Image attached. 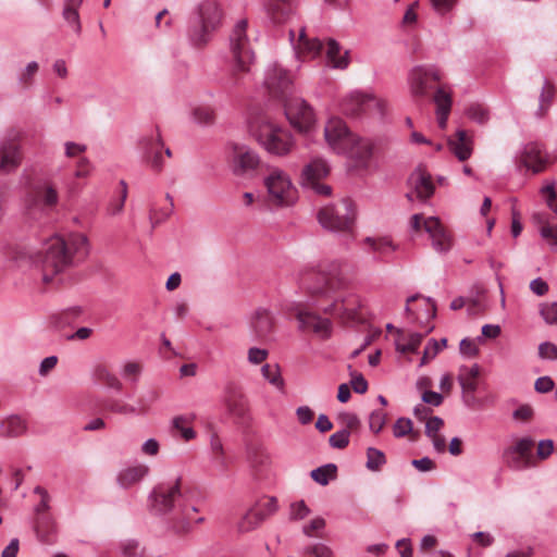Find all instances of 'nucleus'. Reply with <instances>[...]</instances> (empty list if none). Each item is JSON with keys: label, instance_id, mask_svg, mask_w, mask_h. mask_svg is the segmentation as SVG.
Here are the masks:
<instances>
[{"label": "nucleus", "instance_id": "nucleus-1", "mask_svg": "<svg viewBox=\"0 0 557 557\" xmlns=\"http://www.w3.org/2000/svg\"><path fill=\"white\" fill-rule=\"evenodd\" d=\"M317 283L307 284L308 292L315 298L317 307L344 325L363 323L362 298L350 289L348 278L337 264L320 270Z\"/></svg>", "mask_w": 557, "mask_h": 557}, {"label": "nucleus", "instance_id": "nucleus-2", "mask_svg": "<svg viewBox=\"0 0 557 557\" xmlns=\"http://www.w3.org/2000/svg\"><path fill=\"white\" fill-rule=\"evenodd\" d=\"M194 488L182 476L158 484L150 494L151 509L160 515H171L174 529L188 532L193 524L203 521L191 502Z\"/></svg>", "mask_w": 557, "mask_h": 557}, {"label": "nucleus", "instance_id": "nucleus-3", "mask_svg": "<svg viewBox=\"0 0 557 557\" xmlns=\"http://www.w3.org/2000/svg\"><path fill=\"white\" fill-rule=\"evenodd\" d=\"M88 253L87 238L83 234H71L66 238H50L35 258V267L41 274L46 286H58L62 283V274L75 258H85Z\"/></svg>", "mask_w": 557, "mask_h": 557}, {"label": "nucleus", "instance_id": "nucleus-4", "mask_svg": "<svg viewBox=\"0 0 557 557\" xmlns=\"http://www.w3.org/2000/svg\"><path fill=\"white\" fill-rule=\"evenodd\" d=\"M250 132L265 151L276 157L288 156L296 146L290 131L265 115L251 124Z\"/></svg>", "mask_w": 557, "mask_h": 557}, {"label": "nucleus", "instance_id": "nucleus-5", "mask_svg": "<svg viewBox=\"0 0 557 557\" xmlns=\"http://www.w3.org/2000/svg\"><path fill=\"white\" fill-rule=\"evenodd\" d=\"M247 20H240L236 23L230 36V49L233 61L230 82L233 86L239 85L242 76L250 71V66L255 61V52L247 35Z\"/></svg>", "mask_w": 557, "mask_h": 557}, {"label": "nucleus", "instance_id": "nucleus-6", "mask_svg": "<svg viewBox=\"0 0 557 557\" xmlns=\"http://www.w3.org/2000/svg\"><path fill=\"white\" fill-rule=\"evenodd\" d=\"M263 186L267 190L265 201L270 207H289L298 198V190L290 176L281 168H268L263 177Z\"/></svg>", "mask_w": 557, "mask_h": 557}, {"label": "nucleus", "instance_id": "nucleus-7", "mask_svg": "<svg viewBox=\"0 0 557 557\" xmlns=\"http://www.w3.org/2000/svg\"><path fill=\"white\" fill-rule=\"evenodd\" d=\"M222 21V11L214 0L202 1L197 9L189 30L190 40L197 47L205 46L210 35L218 29Z\"/></svg>", "mask_w": 557, "mask_h": 557}, {"label": "nucleus", "instance_id": "nucleus-8", "mask_svg": "<svg viewBox=\"0 0 557 557\" xmlns=\"http://www.w3.org/2000/svg\"><path fill=\"white\" fill-rule=\"evenodd\" d=\"M410 225L414 231L424 230L432 242V247L437 252H447L454 244L450 231L435 216H424L423 214H414L410 219Z\"/></svg>", "mask_w": 557, "mask_h": 557}, {"label": "nucleus", "instance_id": "nucleus-9", "mask_svg": "<svg viewBox=\"0 0 557 557\" xmlns=\"http://www.w3.org/2000/svg\"><path fill=\"white\" fill-rule=\"evenodd\" d=\"M533 447L534 441L531 437L515 438L502 454L504 465L515 471L536 467Z\"/></svg>", "mask_w": 557, "mask_h": 557}, {"label": "nucleus", "instance_id": "nucleus-10", "mask_svg": "<svg viewBox=\"0 0 557 557\" xmlns=\"http://www.w3.org/2000/svg\"><path fill=\"white\" fill-rule=\"evenodd\" d=\"M341 107L343 113L352 117H357L362 114L383 115L386 102L384 99L374 95L354 91L343 99Z\"/></svg>", "mask_w": 557, "mask_h": 557}, {"label": "nucleus", "instance_id": "nucleus-11", "mask_svg": "<svg viewBox=\"0 0 557 557\" xmlns=\"http://www.w3.org/2000/svg\"><path fill=\"white\" fill-rule=\"evenodd\" d=\"M355 219L354 203L346 199L339 208L326 206L320 209L318 220L327 230L336 232L349 231Z\"/></svg>", "mask_w": 557, "mask_h": 557}, {"label": "nucleus", "instance_id": "nucleus-12", "mask_svg": "<svg viewBox=\"0 0 557 557\" xmlns=\"http://www.w3.org/2000/svg\"><path fill=\"white\" fill-rule=\"evenodd\" d=\"M144 162L156 173H160L164 164V154L172 157L170 148H164L161 135L158 129L146 135L140 140Z\"/></svg>", "mask_w": 557, "mask_h": 557}, {"label": "nucleus", "instance_id": "nucleus-13", "mask_svg": "<svg viewBox=\"0 0 557 557\" xmlns=\"http://www.w3.org/2000/svg\"><path fill=\"white\" fill-rule=\"evenodd\" d=\"M282 102L290 124L300 133L309 132L315 122L313 109L305 100L296 97H287Z\"/></svg>", "mask_w": 557, "mask_h": 557}, {"label": "nucleus", "instance_id": "nucleus-14", "mask_svg": "<svg viewBox=\"0 0 557 557\" xmlns=\"http://www.w3.org/2000/svg\"><path fill=\"white\" fill-rule=\"evenodd\" d=\"M330 174V165L322 158H313L306 164L301 172V184L311 188L315 194L327 196L331 187L323 183V180Z\"/></svg>", "mask_w": 557, "mask_h": 557}, {"label": "nucleus", "instance_id": "nucleus-15", "mask_svg": "<svg viewBox=\"0 0 557 557\" xmlns=\"http://www.w3.org/2000/svg\"><path fill=\"white\" fill-rule=\"evenodd\" d=\"M289 314L299 322V329L304 332H312L317 336L327 337L331 334L332 323L329 319L322 318L314 312L297 304L290 306Z\"/></svg>", "mask_w": 557, "mask_h": 557}, {"label": "nucleus", "instance_id": "nucleus-16", "mask_svg": "<svg viewBox=\"0 0 557 557\" xmlns=\"http://www.w3.org/2000/svg\"><path fill=\"white\" fill-rule=\"evenodd\" d=\"M441 78V72L435 67L412 69L408 78L411 96L416 99L425 98L433 88V84L438 83Z\"/></svg>", "mask_w": 557, "mask_h": 557}, {"label": "nucleus", "instance_id": "nucleus-17", "mask_svg": "<svg viewBox=\"0 0 557 557\" xmlns=\"http://www.w3.org/2000/svg\"><path fill=\"white\" fill-rule=\"evenodd\" d=\"M481 370L478 364L462 366L458 372V382L461 386L462 400L470 408H480L482 400L475 396L479 386Z\"/></svg>", "mask_w": 557, "mask_h": 557}, {"label": "nucleus", "instance_id": "nucleus-18", "mask_svg": "<svg viewBox=\"0 0 557 557\" xmlns=\"http://www.w3.org/2000/svg\"><path fill=\"white\" fill-rule=\"evenodd\" d=\"M264 85L273 98L283 101L290 95L293 77L288 71L273 64L267 72Z\"/></svg>", "mask_w": 557, "mask_h": 557}, {"label": "nucleus", "instance_id": "nucleus-19", "mask_svg": "<svg viewBox=\"0 0 557 557\" xmlns=\"http://www.w3.org/2000/svg\"><path fill=\"white\" fill-rule=\"evenodd\" d=\"M374 145L369 138L352 136L341 156L346 157L356 169H367L373 157Z\"/></svg>", "mask_w": 557, "mask_h": 557}, {"label": "nucleus", "instance_id": "nucleus-20", "mask_svg": "<svg viewBox=\"0 0 557 557\" xmlns=\"http://www.w3.org/2000/svg\"><path fill=\"white\" fill-rule=\"evenodd\" d=\"M355 135L347 127L346 123L338 117L330 119L324 127L325 141L330 149L337 154H342L345 151V148Z\"/></svg>", "mask_w": 557, "mask_h": 557}, {"label": "nucleus", "instance_id": "nucleus-21", "mask_svg": "<svg viewBox=\"0 0 557 557\" xmlns=\"http://www.w3.org/2000/svg\"><path fill=\"white\" fill-rule=\"evenodd\" d=\"M223 405L226 412L236 420H245L249 414V401L243 389L228 384L224 389Z\"/></svg>", "mask_w": 557, "mask_h": 557}, {"label": "nucleus", "instance_id": "nucleus-22", "mask_svg": "<svg viewBox=\"0 0 557 557\" xmlns=\"http://www.w3.org/2000/svg\"><path fill=\"white\" fill-rule=\"evenodd\" d=\"M22 159L23 154L16 137L7 138L0 144V174L15 171Z\"/></svg>", "mask_w": 557, "mask_h": 557}, {"label": "nucleus", "instance_id": "nucleus-23", "mask_svg": "<svg viewBox=\"0 0 557 557\" xmlns=\"http://www.w3.org/2000/svg\"><path fill=\"white\" fill-rule=\"evenodd\" d=\"M231 158L235 166V173L256 170L260 164L258 153L243 144L234 143L231 145Z\"/></svg>", "mask_w": 557, "mask_h": 557}, {"label": "nucleus", "instance_id": "nucleus-24", "mask_svg": "<svg viewBox=\"0 0 557 557\" xmlns=\"http://www.w3.org/2000/svg\"><path fill=\"white\" fill-rule=\"evenodd\" d=\"M519 164L536 174L543 172L547 168L548 159L539 144L530 143L525 145L521 152L519 157Z\"/></svg>", "mask_w": 557, "mask_h": 557}, {"label": "nucleus", "instance_id": "nucleus-25", "mask_svg": "<svg viewBox=\"0 0 557 557\" xmlns=\"http://www.w3.org/2000/svg\"><path fill=\"white\" fill-rule=\"evenodd\" d=\"M250 325L258 339L268 341L275 331V319L268 310L258 309Z\"/></svg>", "mask_w": 557, "mask_h": 557}, {"label": "nucleus", "instance_id": "nucleus-26", "mask_svg": "<svg viewBox=\"0 0 557 557\" xmlns=\"http://www.w3.org/2000/svg\"><path fill=\"white\" fill-rule=\"evenodd\" d=\"M294 48L297 58L305 61L320 55L323 45L317 38H309L305 28H301Z\"/></svg>", "mask_w": 557, "mask_h": 557}, {"label": "nucleus", "instance_id": "nucleus-27", "mask_svg": "<svg viewBox=\"0 0 557 557\" xmlns=\"http://www.w3.org/2000/svg\"><path fill=\"white\" fill-rule=\"evenodd\" d=\"M433 101L436 106L437 124L440 128L445 129L453 103L450 90L446 86L437 87Z\"/></svg>", "mask_w": 557, "mask_h": 557}, {"label": "nucleus", "instance_id": "nucleus-28", "mask_svg": "<svg viewBox=\"0 0 557 557\" xmlns=\"http://www.w3.org/2000/svg\"><path fill=\"white\" fill-rule=\"evenodd\" d=\"M450 151L458 158L459 161H466L470 158L473 144L467 131L459 129L456 134L448 139Z\"/></svg>", "mask_w": 557, "mask_h": 557}, {"label": "nucleus", "instance_id": "nucleus-29", "mask_svg": "<svg viewBox=\"0 0 557 557\" xmlns=\"http://www.w3.org/2000/svg\"><path fill=\"white\" fill-rule=\"evenodd\" d=\"M35 532L38 540L46 544L55 542L58 527L52 515H42L35 519Z\"/></svg>", "mask_w": 557, "mask_h": 557}, {"label": "nucleus", "instance_id": "nucleus-30", "mask_svg": "<svg viewBox=\"0 0 557 557\" xmlns=\"http://www.w3.org/2000/svg\"><path fill=\"white\" fill-rule=\"evenodd\" d=\"M410 183L414 188L417 197L421 200H425L434 194L435 188L431 174L422 168H419L411 174Z\"/></svg>", "mask_w": 557, "mask_h": 557}, {"label": "nucleus", "instance_id": "nucleus-31", "mask_svg": "<svg viewBox=\"0 0 557 557\" xmlns=\"http://www.w3.org/2000/svg\"><path fill=\"white\" fill-rule=\"evenodd\" d=\"M149 473L146 465H136L122 469L116 475V482L122 488L138 484Z\"/></svg>", "mask_w": 557, "mask_h": 557}, {"label": "nucleus", "instance_id": "nucleus-32", "mask_svg": "<svg viewBox=\"0 0 557 557\" xmlns=\"http://www.w3.org/2000/svg\"><path fill=\"white\" fill-rule=\"evenodd\" d=\"M422 339L423 335L420 333H411L404 330H397V336L395 338L396 349L404 355L416 352Z\"/></svg>", "mask_w": 557, "mask_h": 557}, {"label": "nucleus", "instance_id": "nucleus-33", "mask_svg": "<svg viewBox=\"0 0 557 557\" xmlns=\"http://www.w3.org/2000/svg\"><path fill=\"white\" fill-rule=\"evenodd\" d=\"M276 510V498L264 496L248 511V519L255 517L257 522H262L272 516Z\"/></svg>", "mask_w": 557, "mask_h": 557}, {"label": "nucleus", "instance_id": "nucleus-34", "mask_svg": "<svg viewBox=\"0 0 557 557\" xmlns=\"http://www.w3.org/2000/svg\"><path fill=\"white\" fill-rule=\"evenodd\" d=\"M27 430L26 421L20 416H10L0 421V436L18 437Z\"/></svg>", "mask_w": 557, "mask_h": 557}, {"label": "nucleus", "instance_id": "nucleus-35", "mask_svg": "<svg viewBox=\"0 0 557 557\" xmlns=\"http://www.w3.org/2000/svg\"><path fill=\"white\" fill-rule=\"evenodd\" d=\"M267 11L273 22L282 23L293 12V0H268Z\"/></svg>", "mask_w": 557, "mask_h": 557}, {"label": "nucleus", "instance_id": "nucleus-36", "mask_svg": "<svg viewBox=\"0 0 557 557\" xmlns=\"http://www.w3.org/2000/svg\"><path fill=\"white\" fill-rule=\"evenodd\" d=\"M363 244L370 251L381 256H387L398 248L389 236L366 237Z\"/></svg>", "mask_w": 557, "mask_h": 557}, {"label": "nucleus", "instance_id": "nucleus-37", "mask_svg": "<svg viewBox=\"0 0 557 557\" xmlns=\"http://www.w3.org/2000/svg\"><path fill=\"white\" fill-rule=\"evenodd\" d=\"M534 223L539 226L541 236L549 244L557 245V225H552L546 214L544 213H534L532 216Z\"/></svg>", "mask_w": 557, "mask_h": 557}, {"label": "nucleus", "instance_id": "nucleus-38", "mask_svg": "<svg viewBox=\"0 0 557 557\" xmlns=\"http://www.w3.org/2000/svg\"><path fill=\"white\" fill-rule=\"evenodd\" d=\"M193 416H176L172 419V431L180 433L185 442H189L196 437V432L191 428Z\"/></svg>", "mask_w": 557, "mask_h": 557}, {"label": "nucleus", "instance_id": "nucleus-39", "mask_svg": "<svg viewBox=\"0 0 557 557\" xmlns=\"http://www.w3.org/2000/svg\"><path fill=\"white\" fill-rule=\"evenodd\" d=\"M247 458L250 466L256 470L267 467L270 463L269 453L259 444H251L248 446Z\"/></svg>", "mask_w": 557, "mask_h": 557}, {"label": "nucleus", "instance_id": "nucleus-40", "mask_svg": "<svg viewBox=\"0 0 557 557\" xmlns=\"http://www.w3.org/2000/svg\"><path fill=\"white\" fill-rule=\"evenodd\" d=\"M341 51L339 45L334 40L327 41L326 59L329 64L335 69H346L349 64L348 52L345 51L344 55H338Z\"/></svg>", "mask_w": 557, "mask_h": 557}, {"label": "nucleus", "instance_id": "nucleus-41", "mask_svg": "<svg viewBox=\"0 0 557 557\" xmlns=\"http://www.w3.org/2000/svg\"><path fill=\"white\" fill-rule=\"evenodd\" d=\"M210 451L213 462L222 470H226L228 462L223 443L216 433L210 437Z\"/></svg>", "mask_w": 557, "mask_h": 557}, {"label": "nucleus", "instance_id": "nucleus-42", "mask_svg": "<svg viewBox=\"0 0 557 557\" xmlns=\"http://www.w3.org/2000/svg\"><path fill=\"white\" fill-rule=\"evenodd\" d=\"M193 120L203 126H211L215 123L216 114L214 108L208 104H198L191 109Z\"/></svg>", "mask_w": 557, "mask_h": 557}, {"label": "nucleus", "instance_id": "nucleus-43", "mask_svg": "<svg viewBox=\"0 0 557 557\" xmlns=\"http://www.w3.org/2000/svg\"><path fill=\"white\" fill-rule=\"evenodd\" d=\"M161 393L158 388L151 387L140 395L135 406L136 414H146L151 406L159 399Z\"/></svg>", "mask_w": 557, "mask_h": 557}, {"label": "nucleus", "instance_id": "nucleus-44", "mask_svg": "<svg viewBox=\"0 0 557 557\" xmlns=\"http://www.w3.org/2000/svg\"><path fill=\"white\" fill-rule=\"evenodd\" d=\"M263 377L277 389H284V380L278 364H264L261 369Z\"/></svg>", "mask_w": 557, "mask_h": 557}, {"label": "nucleus", "instance_id": "nucleus-45", "mask_svg": "<svg viewBox=\"0 0 557 557\" xmlns=\"http://www.w3.org/2000/svg\"><path fill=\"white\" fill-rule=\"evenodd\" d=\"M103 409L116 414H136L135 406L120 399H108L102 405Z\"/></svg>", "mask_w": 557, "mask_h": 557}, {"label": "nucleus", "instance_id": "nucleus-46", "mask_svg": "<svg viewBox=\"0 0 557 557\" xmlns=\"http://www.w3.org/2000/svg\"><path fill=\"white\" fill-rule=\"evenodd\" d=\"M337 468L333 463H329L311 471V478L321 485L329 484L330 480L336 476Z\"/></svg>", "mask_w": 557, "mask_h": 557}, {"label": "nucleus", "instance_id": "nucleus-47", "mask_svg": "<svg viewBox=\"0 0 557 557\" xmlns=\"http://www.w3.org/2000/svg\"><path fill=\"white\" fill-rule=\"evenodd\" d=\"M393 433L396 437H404L408 435L411 441H417L419 436L418 433L413 432L412 430L411 420L407 418H399L395 422L393 426Z\"/></svg>", "mask_w": 557, "mask_h": 557}, {"label": "nucleus", "instance_id": "nucleus-48", "mask_svg": "<svg viewBox=\"0 0 557 557\" xmlns=\"http://www.w3.org/2000/svg\"><path fill=\"white\" fill-rule=\"evenodd\" d=\"M34 493L40 497L38 504L35 507L36 517H39L42 515H51L49 512L51 497H50L48 491L41 486H36L34 490Z\"/></svg>", "mask_w": 557, "mask_h": 557}, {"label": "nucleus", "instance_id": "nucleus-49", "mask_svg": "<svg viewBox=\"0 0 557 557\" xmlns=\"http://www.w3.org/2000/svg\"><path fill=\"white\" fill-rule=\"evenodd\" d=\"M386 462V458L383 451L376 448H368L367 450V468L371 471H379L381 467Z\"/></svg>", "mask_w": 557, "mask_h": 557}, {"label": "nucleus", "instance_id": "nucleus-50", "mask_svg": "<svg viewBox=\"0 0 557 557\" xmlns=\"http://www.w3.org/2000/svg\"><path fill=\"white\" fill-rule=\"evenodd\" d=\"M121 550L124 557H146L145 549L135 540H126L121 543Z\"/></svg>", "mask_w": 557, "mask_h": 557}, {"label": "nucleus", "instance_id": "nucleus-51", "mask_svg": "<svg viewBox=\"0 0 557 557\" xmlns=\"http://www.w3.org/2000/svg\"><path fill=\"white\" fill-rule=\"evenodd\" d=\"M555 96V87L550 82H545L541 97H540V111L544 114L550 106Z\"/></svg>", "mask_w": 557, "mask_h": 557}, {"label": "nucleus", "instance_id": "nucleus-52", "mask_svg": "<svg viewBox=\"0 0 557 557\" xmlns=\"http://www.w3.org/2000/svg\"><path fill=\"white\" fill-rule=\"evenodd\" d=\"M81 313H82V310L78 307L69 308V309L60 312L55 317V325L58 327H63V326L70 324L71 322H73L75 319H77Z\"/></svg>", "mask_w": 557, "mask_h": 557}, {"label": "nucleus", "instance_id": "nucleus-53", "mask_svg": "<svg viewBox=\"0 0 557 557\" xmlns=\"http://www.w3.org/2000/svg\"><path fill=\"white\" fill-rule=\"evenodd\" d=\"M325 520L322 517H315L308 524L304 525L302 532L310 537H322L320 531L325 528Z\"/></svg>", "mask_w": 557, "mask_h": 557}, {"label": "nucleus", "instance_id": "nucleus-54", "mask_svg": "<svg viewBox=\"0 0 557 557\" xmlns=\"http://www.w3.org/2000/svg\"><path fill=\"white\" fill-rule=\"evenodd\" d=\"M467 114L479 124H485L488 121V111L482 104H471L467 110Z\"/></svg>", "mask_w": 557, "mask_h": 557}, {"label": "nucleus", "instance_id": "nucleus-55", "mask_svg": "<svg viewBox=\"0 0 557 557\" xmlns=\"http://www.w3.org/2000/svg\"><path fill=\"white\" fill-rule=\"evenodd\" d=\"M540 312L546 323L557 325V302L542 305Z\"/></svg>", "mask_w": 557, "mask_h": 557}, {"label": "nucleus", "instance_id": "nucleus-56", "mask_svg": "<svg viewBox=\"0 0 557 557\" xmlns=\"http://www.w3.org/2000/svg\"><path fill=\"white\" fill-rule=\"evenodd\" d=\"M386 423V413L383 410H375L370 414L369 425L371 431L379 433Z\"/></svg>", "mask_w": 557, "mask_h": 557}, {"label": "nucleus", "instance_id": "nucleus-57", "mask_svg": "<svg viewBox=\"0 0 557 557\" xmlns=\"http://www.w3.org/2000/svg\"><path fill=\"white\" fill-rule=\"evenodd\" d=\"M269 356V351L267 349L250 347L247 351V360L249 363L258 366L263 363Z\"/></svg>", "mask_w": 557, "mask_h": 557}, {"label": "nucleus", "instance_id": "nucleus-58", "mask_svg": "<svg viewBox=\"0 0 557 557\" xmlns=\"http://www.w3.org/2000/svg\"><path fill=\"white\" fill-rule=\"evenodd\" d=\"M305 553L314 557H334L333 550L325 544L318 543L305 548Z\"/></svg>", "mask_w": 557, "mask_h": 557}, {"label": "nucleus", "instance_id": "nucleus-59", "mask_svg": "<svg viewBox=\"0 0 557 557\" xmlns=\"http://www.w3.org/2000/svg\"><path fill=\"white\" fill-rule=\"evenodd\" d=\"M555 445L552 440H543L540 441L536 448L535 459L545 460L547 459L554 451Z\"/></svg>", "mask_w": 557, "mask_h": 557}, {"label": "nucleus", "instance_id": "nucleus-60", "mask_svg": "<svg viewBox=\"0 0 557 557\" xmlns=\"http://www.w3.org/2000/svg\"><path fill=\"white\" fill-rule=\"evenodd\" d=\"M468 311L472 315L481 314L485 311L484 295L481 293L476 298L467 299Z\"/></svg>", "mask_w": 557, "mask_h": 557}, {"label": "nucleus", "instance_id": "nucleus-61", "mask_svg": "<svg viewBox=\"0 0 557 557\" xmlns=\"http://www.w3.org/2000/svg\"><path fill=\"white\" fill-rule=\"evenodd\" d=\"M143 370L141 363L137 361H128L123 366V376L133 381H136Z\"/></svg>", "mask_w": 557, "mask_h": 557}, {"label": "nucleus", "instance_id": "nucleus-62", "mask_svg": "<svg viewBox=\"0 0 557 557\" xmlns=\"http://www.w3.org/2000/svg\"><path fill=\"white\" fill-rule=\"evenodd\" d=\"M330 445L334 448L343 449L349 444V434L347 430L338 431L330 436Z\"/></svg>", "mask_w": 557, "mask_h": 557}, {"label": "nucleus", "instance_id": "nucleus-63", "mask_svg": "<svg viewBox=\"0 0 557 557\" xmlns=\"http://www.w3.org/2000/svg\"><path fill=\"white\" fill-rule=\"evenodd\" d=\"M39 65L37 62H30L26 69L21 73L20 82L24 87H29L33 84V78L38 72Z\"/></svg>", "mask_w": 557, "mask_h": 557}, {"label": "nucleus", "instance_id": "nucleus-64", "mask_svg": "<svg viewBox=\"0 0 557 557\" xmlns=\"http://www.w3.org/2000/svg\"><path fill=\"white\" fill-rule=\"evenodd\" d=\"M539 355L542 359L557 360V346L550 342L542 343L539 346Z\"/></svg>", "mask_w": 557, "mask_h": 557}]
</instances>
